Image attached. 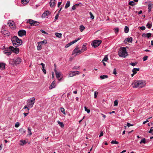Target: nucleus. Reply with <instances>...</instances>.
<instances>
[{"mask_svg": "<svg viewBox=\"0 0 153 153\" xmlns=\"http://www.w3.org/2000/svg\"><path fill=\"white\" fill-rule=\"evenodd\" d=\"M114 31L115 33H118L119 30V29L118 27H116L114 29Z\"/></svg>", "mask_w": 153, "mask_h": 153, "instance_id": "nucleus-44", "label": "nucleus"}, {"mask_svg": "<svg viewBox=\"0 0 153 153\" xmlns=\"http://www.w3.org/2000/svg\"><path fill=\"white\" fill-rule=\"evenodd\" d=\"M152 34L150 33H148L147 34L143 33L142 34V36L143 37H147V38H149L151 36Z\"/></svg>", "mask_w": 153, "mask_h": 153, "instance_id": "nucleus-17", "label": "nucleus"}, {"mask_svg": "<svg viewBox=\"0 0 153 153\" xmlns=\"http://www.w3.org/2000/svg\"><path fill=\"white\" fill-rule=\"evenodd\" d=\"M27 22L30 24V25H37L39 24V22H38L36 21L33 20L31 19H29L27 21Z\"/></svg>", "mask_w": 153, "mask_h": 153, "instance_id": "nucleus-7", "label": "nucleus"}, {"mask_svg": "<svg viewBox=\"0 0 153 153\" xmlns=\"http://www.w3.org/2000/svg\"><path fill=\"white\" fill-rule=\"evenodd\" d=\"M86 49V46L85 45H83L82 47V50L83 52L85 51Z\"/></svg>", "mask_w": 153, "mask_h": 153, "instance_id": "nucleus-42", "label": "nucleus"}, {"mask_svg": "<svg viewBox=\"0 0 153 153\" xmlns=\"http://www.w3.org/2000/svg\"><path fill=\"white\" fill-rule=\"evenodd\" d=\"M132 40V38L131 37L126 39L125 41L126 42H131Z\"/></svg>", "mask_w": 153, "mask_h": 153, "instance_id": "nucleus-21", "label": "nucleus"}, {"mask_svg": "<svg viewBox=\"0 0 153 153\" xmlns=\"http://www.w3.org/2000/svg\"><path fill=\"white\" fill-rule=\"evenodd\" d=\"M55 74L57 79L59 80H60L62 78V77L60 78V77L62 75V73L61 72H56Z\"/></svg>", "mask_w": 153, "mask_h": 153, "instance_id": "nucleus-14", "label": "nucleus"}, {"mask_svg": "<svg viewBox=\"0 0 153 153\" xmlns=\"http://www.w3.org/2000/svg\"><path fill=\"white\" fill-rule=\"evenodd\" d=\"M19 131L22 134H23L24 133H25L26 131L25 130H24L22 128H21L20 129H19Z\"/></svg>", "mask_w": 153, "mask_h": 153, "instance_id": "nucleus-24", "label": "nucleus"}, {"mask_svg": "<svg viewBox=\"0 0 153 153\" xmlns=\"http://www.w3.org/2000/svg\"><path fill=\"white\" fill-rule=\"evenodd\" d=\"M153 131V127H151V128L150 129V131H148V132L149 133H151L153 135V133L152 132V131Z\"/></svg>", "mask_w": 153, "mask_h": 153, "instance_id": "nucleus-45", "label": "nucleus"}, {"mask_svg": "<svg viewBox=\"0 0 153 153\" xmlns=\"http://www.w3.org/2000/svg\"><path fill=\"white\" fill-rule=\"evenodd\" d=\"M118 102L117 100H116L114 101V106H117L118 105Z\"/></svg>", "mask_w": 153, "mask_h": 153, "instance_id": "nucleus-48", "label": "nucleus"}, {"mask_svg": "<svg viewBox=\"0 0 153 153\" xmlns=\"http://www.w3.org/2000/svg\"><path fill=\"white\" fill-rule=\"evenodd\" d=\"M139 70V68H134L132 70V72H133V73L135 74L137 73V71H138Z\"/></svg>", "mask_w": 153, "mask_h": 153, "instance_id": "nucleus-27", "label": "nucleus"}, {"mask_svg": "<svg viewBox=\"0 0 153 153\" xmlns=\"http://www.w3.org/2000/svg\"><path fill=\"white\" fill-rule=\"evenodd\" d=\"M55 81H53L51 85L49 87V88L50 89H52L55 87Z\"/></svg>", "mask_w": 153, "mask_h": 153, "instance_id": "nucleus-18", "label": "nucleus"}, {"mask_svg": "<svg viewBox=\"0 0 153 153\" xmlns=\"http://www.w3.org/2000/svg\"><path fill=\"white\" fill-rule=\"evenodd\" d=\"M20 141L21 143L22 144H21L20 145H21L23 146L26 143L25 141L23 140H20Z\"/></svg>", "mask_w": 153, "mask_h": 153, "instance_id": "nucleus-35", "label": "nucleus"}, {"mask_svg": "<svg viewBox=\"0 0 153 153\" xmlns=\"http://www.w3.org/2000/svg\"><path fill=\"white\" fill-rule=\"evenodd\" d=\"M35 98L33 97L27 100V104L28 107L29 108L33 107L35 102Z\"/></svg>", "mask_w": 153, "mask_h": 153, "instance_id": "nucleus-4", "label": "nucleus"}, {"mask_svg": "<svg viewBox=\"0 0 153 153\" xmlns=\"http://www.w3.org/2000/svg\"><path fill=\"white\" fill-rule=\"evenodd\" d=\"M113 74L115 75H116L117 74L116 70L115 68H114L113 71Z\"/></svg>", "mask_w": 153, "mask_h": 153, "instance_id": "nucleus-53", "label": "nucleus"}, {"mask_svg": "<svg viewBox=\"0 0 153 153\" xmlns=\"http://www.w3.org/2000/svg\"><path fill=\"white\" fill-rule=\"evenodd\" d=\"M19 126V123L17 122L16 123L15 125V127H16L17 128Z\"/></svg>", "mask_w": 153, "mask_h": 153, "instance_id": "nucleus-51", "label": "nucleus"}, {"mask_svg": "<svg viewBox=\"0 0 153 153\" xmlns=\"http://www.w3.org/2000/svg\"><path fill=\"white\" fill-rule=\"evenodd\" d=\"M108 59V57L107 56H105L102 61H107Z\"/></svg>", "mask_w": 153, "mask_h": 153, "instance_id": "nucleus-47", "label": "nucleus"}, {"mask_svg": "<svg viewBox=\"0 0 153 153\" xmlns=\"http://www.w3.org/2000/svg\"><path fill=\"white\" fill-rule=\"evenodd\" d=\"M80 38H78L77 39L72 41V42L68 43L67 45H66L65 46V48H67L70 46L71 45H72L74 44V43L76 42L77 41H78V40H79V39H80Z\"/></svg>", "mask_w": 153, "mask_h": 153, "instance_id": "nucleus-10", "label": "nucleus"}, {"mask_svg": "<svg viewBox=\"0 0 153 153\" xmlns=\"http://www.w3.org/2000/svg\"><path fill=\"white\" fill-rule=\"evenodd\" d=\"M103 135V132L102 131H101L100 132V134L99 137H100L101 136H102Z\"/></svg>", "mask_w": 153, "mask_h": 153, "instance_id": "nucleus-61", "label": "nucleus"}, {"mask_svg": "<svg viewBox=\"0 0 153 153\" xmlns=\"http://www.w3.org/2000/svg\"><path fill=\"white\" fill-rule=\"evenodd\" d=\"M137 64V62H135V63L131 62V63H130V65H131L133 66H134L135 65Z\"/></svg>", "mask_w": 153, "mask_h": 153, "instance_id": "nucleus-52", "label": "nucleus"}, {"mask_svg": "<svg viewBox=\"0 0 153 153\" xmlns=\"http://www.w3.org/2000/svg\"><path fill=\"white\" fill-rule=\"evenodd\" d=\"M140 29L142 30H145V27L144 26H143L140 27Z\"/></svg>", "mask_w": 153, "mask_h": 153, "instance_id": "nucleus-60", "label": "nucleus"}, {"mask_svg": "<svg viewBox=\"0 0 153 153\" xmlns=\"http://www.w3.org/2000/svg\"><path fill=\"white\" fill-rule=\"evenodd\" d=\"M49 13V12L48 11H46L44 12V13L42 15V17H45L46 16L48 15V14Z\"/></svg>", "mask_w": 153, "mask_h": 153, "instance_id": "nucleus-30", "label": "nucleus"}, {"mask_svg": "<svg viewBox=\"0 0 153 153\" xmlns=\"http://www.w3.org/2000/svg\"><path fill=\"white\" fill-rule=\"evenodd\" d=\"M118 55L120 57L125 58L128 55L126 48L122 47L120 48L118 52Z\"/></svg>", "mask_w": 153, "mask_h": 153, "instance_id": "nucleus-2", "label": "nucleus"}, {"mask_svg": "<svg viewBox=\"0 0 153 153\" xmlns=\"http://www.w3.org/2000/svg\"><path fill=\"white\" fill-rule=\"evenodd\" d=\"M89 14L91 16V19H94V16L93 15L91 12H89Z\"/></svg>", "mask_w": 153, "mask_h": 153, "instance_id": "nucleus-43", "label": "nucleus"}, {"mask_svg": "<svg viewBox=\"0 0 153 153\" xmlns=\"http://www.w3.org/2000/svg\"><path fill=\"white\" fill-rule=\"evenodd\" d=\"M31 129H31V128H30V127H28V129H27V131H28V134L27 135H32V132L31 131Z\"/></svg>", "mask_w": 153, "mask_h": 153, "instance_id": "nucleus-20", "label": "nucleus"}, {"mask_svg": "<svg viewBox=\"0 0 153 153\" xmlns=\"http://www.w3.org/2000/svg\"><path fill=\"white\" fill-rule=\"evenodd\" d=\"M80 74L79 71H71L68 74V77H71L78 75Z\"/></svg>", "mask_w": 153, "mask_h": 153, "instance_id": "nucleus-6", "label": "nucleus"}, {"mask_svg": "<svg viewBox=\"0 0 153 153\" xmlns=\"http://www.w3.org/2000/svg\"><path fill=\"white\" fill-rule=\"evenodd\" d=\"M148 57L147 56H146L143 57V60L144 61H146L147 60Z\"/></svg>", "mask_w": 153, "mask_h": 153, "instance_id": "nucleus-55", "label": "nucleus"}, {"mask_svg": "<svg viewBox=\"0 0 153 153\" xmlns=\"http://www.w3.org/2000/svg\"><path fill=\"white\" fill-rule=\"evenodd\" d=\"M145 82L143 80L135 81L132 84L133 87L139 88L144 87L146 85Z\"/></svg>", "mask_w": 153, "mask_h": 153, "instance_id": "nucleus-1", "label": "nucleus"}, {"mask_svg": "<svg viewBox=\"0 0 153 153\" xmlns=\"http://www.w3.org/2000/svg\"><path fill=\"white\" fill-rule=\"evenodd\" d=\"M40 31H41V32L43 33H45V34H46L47 33L44 31V30H40Z\"/></svg>", "mask_w": 153, "mask_h": 153, "instance_id": "nucleus-64", "label": "nucleus"}, {"mask_svg": "<svg viewBox=\"0 0 153 153\" xmlns=\"http://www.w3.org/2000/svg\"><path fill=\"white\" fill-rule=\"evenodd\" d=\"M78 54H80L81 53H82L83 52V51H82V49L79 50H78Z\"/></svg>", "mask_w": 153, "mask_h": 153, "instance_id": "nucleus-58", "label": "nucleus"}, {"mask_svg": "<svg viewBox=\"0 0 153 153\" xmlns=\"http://www.w3.org/2000/svg\"><path fill=\"white\" fill-rule=\"evenodd\" d=\"M2 32H3V33L4 35L7 34V35L9 36V32L7 30H4V31H2Z\"/></svg>", "mask_w": 153, "mask_h": 153, "instance_id": "nucleus-34", "label": "nucleus"}, {"mask_svg": "<svg viewBox=\"0 0 153 153\" xmlns=\"http://www.w3.org/2000/svg\"><path fill=\"white\" fill-rule=\"evenodd\" d=\"M55 35L57 37L61 38L62 37V34L61 33H56Z\"/></svg>", "mask_w": 153, "mask_h": 153, "instance_id": "nucleus-26", "label": "nucleus"}, {"mask_svg": "<svg viewBox=\"0 0 153 153\" xmlns=\"http://www.w3.org/2000/svg\"><path fill=\"white\" fill-rule=\"evenodd\" d=\"M58 17H59V14H58L57 15H56L55 16L54 21H56L58 19Z\"/></svg>", "mask_w": 153, "mask_h": 153, "instance_id": "nucleus-56", "label": "nucleus"}, {"mask_svg": "<svg viewBox=\"0 0 153 153\" xmlns=\"http://www.w3.org/2000/svg\"><path fill=\"white\" fill-rule=\"evenodd\" d=\"M8 25H9V27L12 29H14L16 28V27L14 25V23L13 21H9L8 22Z\"/></svg>", "mask_w": 153, "mask_h": 153, "instance_id": "nucleus-11", "label": "nucleus"}, {"mask_svg": "<svg viewBox=\"0 0 153 153\" xmlns=\"http://www.w3.org/2000/svg\"><path fill=\"white\" fill-rule=\"evenodd\" d=\"M4 54H6L7 55H10L12 53L11 49L10 48V47L9 48L5 49L3 51Z\"/></svg>", "mask_w": 153, "mask_h": 153, "instance_id": "nucleus-9", "label": "nucleus"}, {"mask_svg": "<svg viewBox=\"0 0 153 153\" xmlns=\"http://www.w3.org/2000/svg\"><path fill=\"white\" fill-rule=\"evenodd\" d=\"M111 143L112 144H117L119 143V142L116 140H112L111 142Z\"/></svg>", "mask_w": 153, "mask_h": 153, "instance_id": "nucleus-38", "label": "nucleus"}, {"mask_svg": "<svg viewBox=\"0 0 153 153\" xmlns=\"http://www.w3.org/2000/svg\"><path fill=\"white\" fill-rule=\"evenodd\" d=\"M94 98H97V96L98 94V93L96 91H95L94 92Z\"/></svg>", "mask_w": 153, "mask_h": 153, "instance_id": "nucleus-50", "label": "nucleus"}, {"mask_svg": "<svg viewBox=\"0 0 153 153\" xmlns=\"http://www.w3.org/2000/svg\"><path fill=\"white\" fill-rule=\"evenodd\" d=\"M56 1L55 0H51L49 4L50 6L51 7H54L56 4L55 3Z\"/></svg>", "mask_w": 153, "mask_h": 153, "instance_id": "nucleus-15", "label": "nucleus"}, {"mask_svg": "<svg viewBox=\"0 0 153 153\" xmlns=\"http://www.w3.org/2000/svg\"><path fill=\"white\" fill-rule=\"evenodd\" d=\"M76 9V7H75V5H74V6H73L72 7V10H75Z\"/></svg>", "mask_w": 153, "mask_h": 153, "instance_id": "nucleus-62", "label": "nucleus"}, {"mask_svg": "<svg viewBox=\"0 0 153 153\" xmlns=\"http://www.w3.org/2000/svg\"><path fill=\"white\" fill-rule=\"evenodd\" d=\"M29 107H28V106H27V105H25L24 107L23 108V109H25L26 108H27L28 111L29 110Z\"/></svg>", "mask_w": 153, "mask_h": 153, "instance_id": "nucleus-54", "label": "nucleus"}, {"mask_svg": "<svg viewBox=\"0 0 153 153\" xmlns=\"http://www.w3.org/2000/svg\"><path fill=\"white\" fill-rule=\"evenodd\" d=\"M13 64H18L22 62V59L20 58L14 59L12 60Z\"/></svg>", "mask_w": 153, "mask_h": 153, "instance_id": "nucleus-8", "label": "nucleus"}, {"mask_svg": "<svg viewBox=\"0 0 153 153\" xmlns=\"http://www.w3.org/2000/svg\"><path fill=\"white\" fill-rule=\"evenodd\" d=\"M129 31V28L127 26H126L124 28V32L125 33H127Z\"/></svg>", "mask_w": 153, "mask_h": 153, "instance_id": "nucleus-33", "label": "nucleus"}, {"mask_svg": "<svg viewBox=\"0 0 153 153\" xmlns=\"http://www.w3.org/2000/svg\"><path fill=\"white\" fill-rule=\"evenodd\" d=\"M61 111L64 114H65V109L63 108H61L60 109Z\"/></svg>", "mask_w": 153, "mask_h": 153, "instance_id": "nucleus-46", "label": "nucleus"}, {"mask_svg": "<svg viewBox=\"0 0 153 153\" xmlns=\"http://www.w3.org/2000/svg\"><path fill=\"white\" fill-rule=\"evenodd\" d=\"M79 68V66H75L74 67L73 69H78Z\"/></svg>", "mask_w": 153, "mask_h": 153, "instance_id": "nucleus-57", "label": "nucleus"}, {"mask_svg": "<svg viewBox=\"0 0 153 153\" xmlns=\"http://www.w3.org/2000/svg\"><path fill=\"white\" fill-rule=\"evenodd\" d=\"M108 77V76L107 75H103L100 76V78L102 79H104L105 78H107Z\"/></svg>", "mask_w": 153, "mask_h": 153, "instance_id": "nucleus-32", "label": "nucleus"}, {"mask_svg": "<svg viewBox=\"0 0 153 153\" xmlns=\"http://www.w3.org/2000/svg\"><path fill=\"white\" fill-rule=\"evenodd\" d=\"M152 4L151 2L149 3L148 4V12H150L152 8Z\"/></svg>", "mask_w": 153, "mask_h": 153, "instance_id": "nucleus-16", "label": "nucleus"}, {"mask_svg": "<svg viewBox=\"0 0 153 153\" xmlns=\"http://www.w3.org/2000/svg\"><path fill=\"white\" fill-rule=\"evenodd\" d=\"M26 32L25 30H21L18 32V35L19 36L22 37L26 34Z\"/></svg>", "mask_w": 153, "mask_h": 153, "instance_id": "nucleus-12", "label": "nucleus"}, {"mask_svg": "<svg viewBox=\"0 0 153 153\" xmlns=\"http://www.w3.org/2000/svg\"><path fill=\"white\" fill-rule=\"evenodd\" d=\"M102 41L100 40H96L93 41L91 43L92 46L94 48L97 47L101 43Z\"/></svg>", "mask_w": 153, "mask_h": 153, "instance_id": "nucleus-5", "label": "nucleus"}, {"mask_svg": "<svg viewBox=\"0 0 153 153\" xmlns=\"http://www.w3.org/2000/svg\"><path fill=\"white\" fill-rule=\"evenodd\" d=\"M42 48V45H38L37 46V49L38 50H40Z\"/></svg>", "mask_w": 153, "mask_h": 153, "instance_id": "nucleus-49", "label": "nucleus"}, {"mask_svg": "<svg viewBox=\"0 0 153 153\" xmlns=\"http://www.w3.org/2000/svg\"><path fill=\"white\" fill-rule=\"evenodd\" d=\"M5 64L4 63H0V69L3 70L5 68Z\"/></svg>", "mask_w": 153, "mask_h": 153, "instance_id": "nucleus-25", "label": "nucleus"}, {"mask_svg": "<svg viewBox=\"0 0 153 153\" xmlns=\"http://www.w3.org/2000/svg\"><path fill=\"white\" fill-rule=\"evenodd\" d=\"M30 0H21V2L23 4H26L29 2Z\"/></svg>", "mask_w": 153, "mask_h": 153, "instance_id": "nucleus-29", "label": "nucleus"}, {"mask_svg": "<svg viewBox=\"0 0 153 153\" xmlns=\"http://www.w3.org/2000/svg\"><path fill=\"white\" fill-rule=\"evenodd\" d=\"M12 42L14 46H18L21 45L22 43V40L19 39L16 36H14L12 39Z\"/></svg>", "mask_w": 153, "mask_h": 153, "instance_id": "nucleus-3", "label": "nucleus"}, {"mask_svg": "<svg viewBox=\"0 0 153 153\" xmlns=\"http://www.w3.org/2000/svg\"><path fill=\"white\" fill-rule=\"evenodd\" d=\"M78 48L77 47H76L75 48L74 50L72 53V55H73L75 53H76L78 54Z\"/></svg>", "mask_w": 153, "mask_h": 153, "instance_id": "nucleus-23", "label": "nucleus"}, {"mask_svg": "<svg viewBox=\"0 0 153 153\" xmlns=\"http://www.w3.org/2000/svg\"><path fill=\"white\" fill-rule=\"evenodd\" d=\"M127 126L128 127H129L130 126H133V125L132 124H131L130 123H127Z\"/></svg>", "mask_w": 153, "mask_h": 153, "instance_id": "nucleus-59", "label": "nucleus"}, {"mask_svg": "<svg viewBox=\"0 0 153 153\" xmlns=\"http://www.w3.org/2000/svg\"><path fill=\"white\" fill-rule=\"evenodd\" d=\"M129 4L131 5V6H134L135 5V3L134 1H130L129 3Z\"/></svg>", "mask_w": 153, "mask_h": 153, "instance_id": "nucleus-37", "label": "nucleus"}, {"mask_svg": "<svg viewBox=\"0 0 153 153\" xmlns=\"http://www.w3.org/2000/svg\"><path fill=\"white\" fill-rule=\"evenodd\" d=\"M62 2H59L58 3V7H59V6L61 5V4Z\"/></svg>", "mask_w": 153, "mask_h": 153, "instance_id": "nucleus-63", "label": "nucleus"}, {"mask_svg": "<svg viewBox=\"0 0 153 153\" xmlns=\"http://www.w3.org/2000/svg\"><path fill=\"white\" fill-rule=\"evenodd\" d=\"M57 123L61 127H63L64 125L63 123L59 121H58Z\"/></svg>", "mask_w": 153, "mask_h": 153, "instance_id": "nucleus-39", "label": "nucleus"}, {"mask_svg": "<svg viewBox=\"0 0 153 153\" xmlns=\"http://www.w3.org/2000/svg\"><path fill=\"white\" fill-rule=\"evenodd\" d=\"M47 43V41L46 40H44L43 41L40 42H38V45H42L43 44H46Z\"/></svg>", "mask_w": 153, "mask_h": 153, "instance_id": "nucleus-22", "label": "nucleus"}, {"mask_svg": "<svg viewBox=\"0 0 153 153\" xmlns=\"http://www.w3.org/2000/svg\"><path fill=\"white\" fill-rule=\"evenodd\" d=\"M152 26V25L151 24H149V23H147L146 26L148 27L149 28H151Z\"/></svg>", "mask_w": 153, "mask_h": 153, "instance_id": "nucleus-40", "label": "nucleus"}, {"mask_svg": "<svg viewBox=\"0 0 153 153\" xmlns=\"http://www.w3.org/2000/svg\"><path fill=\"white\" fill-rule=\"evenodd\" d=\"M85 28V27L83 25H81L80 26L79 29L81 32H82Z\"/></svg>", "mask_w": 153, "mask_h": 153, "instance_id": "nucleus-28", "label": "nucleus"}, {"mask_svg": "<svg viewBox=\"0 0 153 153\" xmlns=\"http://www.w3.org/2000/svg\"><path fill=\"white\" fill-rule=\"evenodd\" d=\"M40 65H42V70L43 72L45 74H46V71L45 69V65L43 63H41L40 64Z\"/></svg>", "mask_w": 153, "mask_h": 153, "instance_id": "nucleus-19", "label": "nucleus"}, {"mask_svg": "<svg viewBox=\"0 0 153 153\" xmlns=\"http://www.w3.org/2000/svg\"><path fill=\"white\" fill-rule=\"evenodd\" d=\"M85 110L88 113H89L90 112V110L89 109H88L86 106H85Z\"/></svg>", "mask_w": 153, "mask_h": 153, "instance_id": "nucleus-41", "label": "nucleus"}, {"mask_svg": "<svg viewBox=\"0 0 153 153\" xmlns=\"http://www.w3.org/2000/svg\"><path fill=\"white\" fill-rule=\"evenodd\" d=\"M70 6V2L69 1H67L65 6V8L66 9Z\"/></svg>", "mask_w": 153, "mask_h": 153, "instance_id": "nucleus-36", "label": "nucleus"}, {"mask_svg": "<svg viewBox=\"0 0 153 153\" xmlns=\"http://www.w3.org/2000/svg\"><path fill=\"white\" fill-rule=\"evenodd\" d=\"M10 48L11 49L12 51H13L16 53L17 54L19 53V48H14L12 46H10Z\"/></svg>", "mask_w": 153, "mask_h": 153, "instance_id": "nucleus-13", "label": "nucleus"}, {"mask_svg": "<svg viewBox=\"0 0 153 153\" xmlns=\"http://www.w3.org/2000/svg\"><path fill=\"white\" fill-rule=\"evenodd\" d=\"M146 143V139L145 138H143L142 139L140 143V144H142V143L145 144Z\"/></svg>", "mask_w": 153, "mask_h": 153, "instance_id": "nucleus-31", "label": "nucleus"}]
</instances>
